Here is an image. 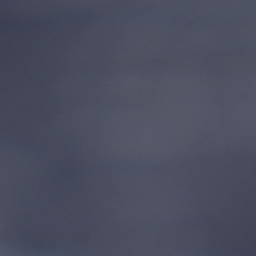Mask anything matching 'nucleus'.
<instances>
[{
	"label": "nucleus",
	"instance_id": "f257e3e1",
	"mask_svg": "<svg viewBox=\"0 0 256 256\" xmlns=\"http://www.w3.org/2000/svg\"><path fill=\"white\" fill-rule=\"evenodd\" d=\"M20 208H22V207H21Z\"/></svg>",
	"mask_w": 256,
	"mask_h": 256
},
{
	"label": "nucleus",
	"instance_id": "f03ea898",
	"mask_svg": "<svg viewBox=\"0 0 256 256\" xmlns=\"http://www.w3.org/2000/svg\"><path fill=\"white\" fill-rule=\"evenodd\" d=\"M83 208H85V207H84Z\"/></svg>",
	"mask_w": 256,
	"mask_h": 256
},
{
	"label": "nucleus",
	"instance_id": "7ed1b4c3",
	"mask_svg": "<svg viewBox=\"0 0 256 256\" xmlns=\"http://www.w3.org/2000/svg\"><path fill=\"white\" fill-rule=\"evenodd\" d=\"M26 210H28V208H26Z\"/></svg>",
	"mask_w": 256,
	"mask_h": 256
},
{
	"label": "nucleus",
	"instance_id": "20e7f679",
	"mask_svg": "<svg viewBox=\"0 0 256 256\" xmlns=\"http://www.w3.org/2000/svg\"><path fill=\"white\" fill-rule=\"evenodd\" d=\"M36 210H38L39 209H38V208H37Z\"/></svg>",
	"mask_w": 256,
	"mask_h": 256
},
{
	"label": "nucleus",
	"instance_id": "39448f33",
	"mask_svg": "<svg viewBox=\"0 0 256 256\" xmlns=\"http://www.w3.org/2000/svg\"><path fill=\"white\" fill-rule=\"evenodd\" d=\"M92 210H94V208H92Z\"/></svg>",
	"mask_w": 256,
	"mask_h": 256
}]
</instances>
